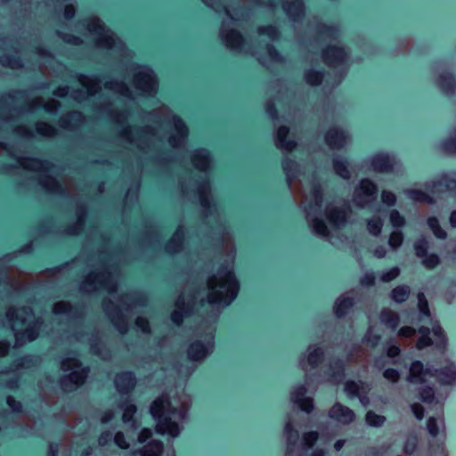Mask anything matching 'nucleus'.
I'll list each match as a JSON object with an SVG mask.
<instances>
[{
  "instance_id": "obj_1",
  "label": "nucleus",
  "mask_w": 456,
  "mask_h": 456,
  "mask_svg": "<svg viewBox=\"0 0 456 456\" xmlns=\"http://www.w3.org/2000/svg\"><path fill=\"white\" fill-rule=\"evenodd\" d=\"M282 167L291 190L297 189V182L301 185L302 206L315 234L323 238L330 236V230L322 219L323 214L332 228H340L346 224V208L336 203L324 202L319 182L314 175L306 173L305 166L286 158Z\"/></svg>"
},
{
  "instance_id": "obj_2",
  "label": "nucleus",
  "mask_w": 456,
  "mask_h": 456,
  "mask_svg": "<svg viewBox=\"0 0 456 456\" xmlns=\"http://www.w3.org/2000/svg\"><path fill=\"white\" fill-rule=\"evenodd\" d=\"M436 379L443 386H456V362L446 360L439 369H434L429 364L414 361L409 367L407 381L416 386L419 398L427 403H440L447 397V393L435 391L430 386L431 379Z\"/></svg>"
},
{
  "instance_id": "obj_3",
  "label": "nucleus",
  "mask_w": 456,
  "mask_h": 456,
  "mask_svg": "<svg viewBox=\"0 0 456 456\" xmlns=\"http://www.w3.org/2000/svg\"><path fill=\"white\" fill-rule=\"evenodd\" d=\"M189 398L186 395L170 397L162 395L151 407V414L156 420L157 431L173 438L177 437L183 428L187 417Z\"/></svg>"
},
{
  "instance_id": "obj_4",
  "label": "nucleus",
  "mask_w": 456,
  "mask_h": 456,
  "mask_svg": "<svg viewBox=\"0 0 456 456\" xmlns=\"http://www.w3.org/2000/svg\"><path fill=\"white\" fill-rule=\"evenodd\" d=\"M208 300L211 304L230 305L237 297L239 282L233 273V256L208 282Z\"/></svg>"
},
{
  "instance_id": "obj_5",
  "label": "nucleus",
  "mask_w": 456,
  "mask_h": 456,
  "mask_svg": "<svg viewBox=\"0 0 456 456\" xmlns=\"http://www.w3.org/2000/svg\"><path fill=\"white\" fill-rule=\"evenodd\" d=\"M7 319L14 331L16 343L21 346L36 339L41 322L34 321L32 312L28 308H10L7 312Z\"/></svg>"
},
{
  "instance_id": "obj_6",
  "label": "nucleus",
  "mask_w": 456,
  "mask_h": 456,
  "mask_svg": "<svg viewBox=\"0 0 456 456\" xmlns=\"http://www.w3.org/2000/svg\"><path fill=\"white\" fill-rule=\"evenodd\" d=\"M87 30L93 37L97 46L112 50L113 52H122L124 45L122 41L116 37L115 35L106 29L97 18H91L87 20Z\"/></svg>"
},
{
  "instance_id": "obj_7",
  "label": "nucleus",
  "mask_w": 456,
  "mask_h": 456,
  "mask_svg": "<svg viewBox=\"0 0 456 456\" xmlns=\"http://www.w3.org/2000/svg\"><path fill=\"white\" fill-rule=\"evenodd\" d=\"M284 433L287 439V448L285 456L299 455L303 451L311 448L318 439V433L315 431H309L304 434L302 440L299 439V434L297 429L292 427L290 422H288L284 428Z\"/></svg>"
},
{
  "instance_id": "obj_8",
  "label": "nucleus",
  "mask_w": 456,
  "mask_h": 456,
  "mask_svg": "<svg viewBox=\"0 0 456 456\" xmlns=\"http://www.w3.org/2000/svg\"><path fill=\"white\" fill-rule=\"evenodd\" d=\"M61 369L67 373L61 380L62 387L67 390L82 384L88 373V370L82 367L75 356L65 358L61 362Z\"/></svg>"
},
{
  "instance_id": "obj_9",
  "label": "nucleus",
  "mask_w": 456,
  "mask_h": 456,
  "mask_svg": "<svg viewBox=\"0 0 456 456\" xmlns=\"http://www.w3.org/2000/svg\"><path fill=\"white\" fill-rule=\"evenodd\" d=\"M159 114L160 115L161 122L169 125L173 128L168 138L169 144L174 148L183 145L188 134L187 127L184 126L183 122L173 115L166 107H163L159 111Z\"/></svg>"
},
{
  "instance_id": "obj_10",
  "label": "nucleus",
  "mask_w": 456,
  "mask_h": 456,
  "mask_svg": "<svg viewBox=\"0 0 456 456\" xmlns=\"http://www.w3.org/2000/svg\"><path fill=\"white\" fill-rule=\"evenodd\" d=\"M432 333L434 340L429 337L430 331L428 328L421 327L419 329V336L416 343V347L421 350L430 345L439 350H444L447 346V337L443 328L437 323H432Z\"/></svg>"
},
{
  "instance_id": "obj_11",
  "label": "nucleus",
  "mask_w": 456,
  "mask_h": 456,
  "mask_svg": "<svg viewBox=\"0 0 456 456\" xmlns=\"http://www.w3.org/2000/svg\"><path fill=\"white\" fill-rule=\"evenodd\" d=\"M214 330L208 327L202 339H196L187 350L188 357L193 362H201L209 355L214 349Z\"/></svg>"
},
{
  "instance_id": "obj_12",
  "label": "nucleus",
  "mask_w": 456,
  "mask_h": 456,
  "mask_svg": "<svg viewBox=\"0 0 456 456\" xmlns=\"http://www.w3.org/2000/svg\"><path fill=\"white\" fill-rule=\"evenodd\" d=\"M99 289H106L110 293L117 289L116 278L109 271L88 275L82 285V289L86 292H92Z\"/></svg>"
},
{
  "instance_id": "obj_13",
  "label": "nucleus",
  "mask_w": 456,
  "mask_h": 456,
  "mask_svg": "<svg viewBox=\"0 0 456 456\" xmlns=\"http://www.w3.org/2000/svg\"><path fill=\"white\" fill-rule=\"evenodd\" d=\"M378 188L374 182L365 178L356 185L353 194V202L359 208H368L376 199Z\"/></svg>"
},
{
  "instance_id": "obj_14",
  "label": "nucleus",
  "mask_w": 456,
  "mask_h": 456,
  "mask_svg": "<svg viewBox=\"0 0 456 456\" xmlns=\"http://www.w3.org/2000/svg\"><path fill=\"white\" fill-rule=\"evenodd\" d=\"M134 86L139 94H153L157 90V81L152 70L148 67H137L134 70Z\"/></svg>"
},
{
  "instance_id": "obj_15",
  "label": "nucleus",
  "mask_w": 456,
  "mask_h": 456,
  "mask_svg": "<svg viewBox=\"0 0 456 456\" xmlns=\"http://www.w3.org/2000/svg\"><path fill=\"white\" fill-rule=\"evenodd\" d=\"M23 166L27 169L39 172L40 183L49 191L57 190L58 183L56 180L52 177V167L48 162L40 159H27L24 161Z\"/></svg>"
},
{
  "instance_id": "obj_16",
  "label": "nucleus",
  "mask_w": 456,
  "mask_h": 456,
  "mask_svg": "<svg viewBox=\"0 0 456 456\" xmlns=\"http://www.w3.org/2000/svg\"><path fill=\"white\" fill-rule=\"evenodd\" d=\"M131 301L132 297L126 296L122 298L121 305L118 308L114 311L110 308L109 305H105V310L111 319V322L121 333H125L127 330L128 322L126 319V312L132 307Z\"/></svg>"
},
{
  "instance_id": "obj_17",
  "label": "nucleus",
  "mask_w": 456,
  "mask_h": 456,
  "mask_svg": "<svg viewBox=\"0 0 456 456\" xmlns=\"http://www.w3.org/2000/svg\"><path fill=\"white\" fill-rule=\"evenodd\" d=\"M427 429H428V434L432 437H436L440 434L444 436V433L445 430V427H444V419L442 418L430 417L427 422ZM444 441V438L443 440L438 439L436 443H430L429 444L430 452L432 454H434L436 452H438L443 456H447Z\"/></svg>"
},
{
  "instance_id": "obj_18",
  "label": "nucleus",
  "mask_w": 456,
  "mask_h": 456,
  "mask_svg": "<svg viewBox=\"0 0 456 456\" xmlns=\"http://www.w3.org/2000/svg\"><path fill=\"white\" fill-rule=\"evenodd\" d=\"M324 355L323 348L318 345H311L306 352L299 358L298 364L300 368L308 372L315 369L322 361Z\"/></svg>"
},
{
  "instance_id": "obj_19",
  "label": "nucleus",
  "mask_w": 456,
  "mask_h": 456,
  "mask_svg": "<svg viewBox=\"0 0 456 456\" xmlns=\"http://www.w3.org/2000/svg\"><path fill=\"white\" fill-rule=\"evenodd\" d=\"M370 391V386L362 381H346L345 384V393L350 398L357 397L361 404L367 407L370 404L368 394Z\"/></svg>"
},
{
  "instance_id": "obj_20",
  "label": "nucleus",
  "mask_w": 456,
  "mask_h": 456,
  "mask_svg": "<svg viewBox=\"0 0 456 456\" xmlns=\"http://www.w3.org/2000/svg\"><path fill=\"white\" fill-rule=\"evenodd\" d=\"M370 165L372 170L379 173H389L397 165V159L394 155L379 152L370 158Z\"/></svg>"
},
{
  "instance_id": "obj_21",
  "label": "nucleus",
  "mask_w": 456,
  "mask_h": 456,
  "mask_svg": "<svg viewBox=\"0 0 456 456\" xmlns=\"http://www.w3.org/2000/svg\"><path fill=\"white\" fill-rule=\"evenodd\" d=\"M326 143L331 149H342L351 142L348 133L338 127L330 128L325 136Z\"/></svg>"
},
{
  "instance_id": "obj_22",
  "label": "nucleus",
  "mask_w": 456,
  "mask_h": 456,
  "mask_svg": "<svg viewBox=\"0 0 456 456\" xmlns=\"http://www.w3.org/2000/svg\"><path fill=\"white\" fill-rule=\"evenodd\" d=\"M347 53L338 45H330L323 52V60L329 66H339L346 62Z\"/></svg>"
},
{
  "instance_id": "obj_23",
  "label": "nucleus",
  "mask_w": 456,
  "mask_h": 456,
  "mask_svg": "<svg viewBox=\"0 0 456 456\" xmlns=\"http://www.w3.org/2000/svg\"><path fill=\"white\" fill-rule=\"evenodd\" d=\"M329 416L330 419L343 425H348L352 423L355 419L354 412L348 407L339 403H335L330 408Z\"/></svg>"
},
{
  "instance_id": "obj_24",
  "label": "nucleus",
  "mask_w": 456,
  "mask_h": 456,
  "mask_svg": "<svg viewBox=\"0 0 456 456\" xmlns=\"http://www.w3.org/2000/svg\"><path fill=\"white\" fill-rule=\"evenodd\" d=\"M305 394V387L298 386L291 392V400L294 403L297 404L302 411L311 412L314 409L313 398L306 396Z\"/></svg>"
},
{
  "instance_id": "obj_25",
  "label": "nucleus",
  "mask_w": 456,
  "mask_h": 456,
  "mask_svg": "<svg viewBox=\"0 0 456 456\" xmlns=\"http://www.w3.org/2000/svg\"><path fill=\"white\" fill-rule=\"evenodd\" d=\"M222 37L226 42L227 45L234 50L243 51L244 40L240 34L235 30H226L224 25L222 28Z\"/></svg>"
},
{
  "instance_id": "obj_26",
  "label": "nucleus",
  "mask_w": 456,
  "mask_h": 456,
  "mask_svg": "<svg viewBox=\"0 0 456 456\" xmlns=\"http://www.w3.org/2000/svg\"><path fill=\"white\" fill-rule=\"evenodd\" d=\"M115 384L120 393L126 394L134 388L135 379L131 372H123L116 377Z\"/></svg>"
},
{
  "instance_id": "obj_27",
  "label": "nucleus",
  "mask_w": 456,
  "mask_h": 456,
  "mask_svg": "<svg viewBox=\"0 0 456 456\" xmlns=\"http://www.w3.org/2000/svg\"><path fill=\"white\" fill-rule=\"evenodd\" d=\"M289 135V129L286 126H281L277 130L275 143L276 146L283 151H291L296 147V142L287 137Z\"/></svg>"
},
{
  "instance_id": "obj_28",
  "label": "nucleus",
  "mask_w": 456,
  "mask_h": 456,
  "mask_svg": "<svg viewBox=\"0 0 456 456\" xmlns=\"http://www.w3.org/2000/svg\"><path fill=\"white\" fill-rule=\"evenodd\" d=\"M191 161L199 170H207L211 165L209 153L206 150H197L191 156Z\"/></svg>"
},
{
  "instance_id": "obj_29",
  "label": "nucleus",
  "mask_w": 456,
  "mask_h": 456,
  "mask_svg": "<svg viewBox=\"0 0 456 456\" xmlns=\"http://www.w3.org/2000/svg\"><path fill=\"white\" fill-rule=\"evenodd\" d=\"M176 309L173 312L171 315V319L173 322L179 324L184 314H187L191 311V303L185 302V298L183 296L178 297L175 303Z\"/></svg>"
},
{
  "instance_id": "obj_30",
  "label": "nucleus",
  "mask_w": 456,
  "mask_h": 456,
  "mask_svg": "<svg viewBox=\"0 0 456 456\" xmlns=\"http://www.w3.org/2000/svg\"><path fill=\"white\" fill-rule=\"evenodd\" d=\"M333 169L336 175L343 179L348 180L351 177L349 163L343 156H336L333 159Z\"/></svg>"
},
{
  "instance_id": "obj_31",
  "label": "nucleus",
  "mask_w": 456,
  "mask_h": 456,
  "mask_svg": "<svg viewBox=\"0 0 456 456\" xmlns=\"http://www.w3.org/2000/svg\"><path fill=\"white\" fill-rule=\"evenodd\" d=\"M456 183V174L446 175L443 176L438 181H434L432 183L426 184V189L432 192H435L436 188L444 186L448 190H452L454 188V184Z\"/></svg>"
},
{
  "instance_id": "obj_32",
  "label": "nucleus",
  "mask_w": 456,
  "mask_h": 456,
  "mask_svg": "<svg viewBox=\"0 0 456 456\" xmlns=\"http://www.w3.org/2000/svg\"><path fill=\"white\" fill-rule=\"evenodd\" d=\"M344 377V366L341 361L334 360L330 363L328 381L334 384L339 383Z\"/></svg>"
},
{
  "instance_id": "obj_33",
  "label": "nucleus",
  "mask_w": 456,
  "mask_h": 456,
  "mask_svg": "<svg viewBox=\"0 0 456 456\" xmlns=\"http://www.w3.org/2000/svg\"><path fill=\"white\" fill-rule=\"evenodd\" d=\"M436 84L447 94L453 93L456 86L454 77L448 72L440 73Z\"/></svg>"
},
{
  "instance_id": "obj_34",
  "label": "nucleus",
  "mask_w": 456,
  "mask_h": 456,
  "mask_svg": "<svg viewBox=\"0 0 456 456\" xmlns=\"http://www.w3.org/2000/svg\"><path fill=\"white\" fill-rule=\"evenodd\" d=\"M354 299L349 294L342 295L335 303L334 311L337 316L345 315L352 307Z\"/></svg>"
},
{
  "instance_id": "obj_35",
  "label": "nucleus",
  "mask_w": 456,
  "mask_h": 456,
  "mask_svg": "<svg viewBox=\"0 0 456 456\" xmlns=\"http://www.w3.org/2000/svg\"><path fill=\"white\" fill-rule=\"evenodd\" d=\"M283 9L293 20L298 19L304 12L301 0H286Z\"/></svg>"
},
{
  "instance_id": "obj_36",
  "label": "nucleus",
  "mask_w": 456,
  "mask_h": 456,
  "mask_svg": "<svg viewBox=\"0 0 456 456\" xmlns=\"http://www.w3.org/2000/svg\"><path fill=\"white\" fill-rule=\"evenodd\" d=\"M79 82L82 87L86 91L87 95H93L101 88V82L93 77L81 76Z\"/></svg>"
},
{
  "instance_id": "obj_37",
  "label": "nucleus",
  "mask_w": 456,
  "mask_h": 456,
  "mask_svg": "<svg viewBox=\"0 0 456 456\" xmlns=\"http://www.w3.org/2000/svg\"><path fill=\"white\" fill-rule=\"evenodd\" d=\"M403 193L413 201L433 203L432 197L419 189H406Z\"/></svg>"
},
{
  "instance_id": "obj_38",
  "label": "nucleus",
  "mask_w": 456,
  "mask_h": 456,
  "mask_svg": "<svg viewBox=\"0 0 456 456\" xmlns=\"http://www.w3.org/2000/svg\"><path fill=\"white\" fill-rule=\"evenodd\" d=\"M163 444L160 441L152 440L145 444L140 452L141 456H160Z\"/></svg>"
},
{
  "instance_id": "obj_39",
  "label": "nucleus",
  "mask_w": 456,
  "mask_h": 456,
  "mask_svg": "<svg viewBox=\"0 0 456 456\" xmlns=\"http://www.w3.org/2000/svg\"><path fill=\"white\" fill-rule=\"evenodd\" d=\"M380 322L385 324L387 328L395 330L399 324V316L396 313L385 309L380 314Z\"/></svg>"
},
{
  "instance_id": "obj_40",
  "label": "nucleus",
  "mask_w": 456,
  "mask_h": 456,
  "mask_svg": "<svg viewBox=\"0 0 456 456\" xmlns=\"http://www.w3.org/2000/svg\"><path fill=\"white\" fill-rule=\"evenodd\" d=\"M383 224L384 223L382 218L378 215H375L366 220L367 231L373 236H378L380 234Z\"/></svg>"
},
{
  "instance_id": "obj_41",
  "label": "nucleus",
  "mask_w": 456,
  "mask_h": 456,
  "mask_svg": "<svg viewBox=\"0 0 456 456\" xmlns=\"http://www.w3.org/2000/svg\"><path fill=\"white\" fill-rule=\"evenodd\" d=\"M184 237V231L183 228L177 229L171 240L168 242L167 248L169 252L175 253L179 251Z\"/></svg>"
},
{
  "instance_id": "obj_42",
  "label": "nucleus",
  "mask_w": 456,
  "mask_h": 456,
  "mask_svg": "<svg viewBox=\"0 0 456 456\" xmlns=\"http://www.w3.org/2000/svg\"><path fill=\"white\" fill-rule=\"evenodd\" d=\"M386 417L377 414L373 411H368L365 415V422L368 426L372 428H380L386 422Z\"/></svg>"
},
{
  "instance_id": "obj_43",
  "label": "nucleus",
  "mask_w": 456,
  "mask_h": 456,
  "mask_svg": "<svg viewBox=\"0 0 456 456\" xmlns=\"http://www.w3.org/2000/svg\"><path fill=\"white\" fill-rule=\"evenodd\" d=\"M410 295V288L406 285H401L395 288L391 292V297L394 301L402 303L405 301Z\"/></svg>"
},
{
  "instance_id": "obj_44",
  "label": "nucleus",
  "mask_w": 456,
  "mask_h": 456,
  "mask_svg": "<svg viewBox=\"0 0 456 456\" xmlns=\"http://www.w3.org/2000/svg\"><path fill=\"white\" fill-rule=\"evenodd\" d=\"M122 410H123V416H122V419L125 423H129L131 422L132 423V427L133 428H136L135 427V421L134 420L133 417L136 411V407L134 404L133 403H126L122 405Z\"/></svg>"
},
{
  "instance_id": "obj_45",
  "label": "nucleus",
  "mask_w": 456,
  "mask_h": 456,
  "mask_svg": "<svg viewBox=\"0 0 456 456\" xmlns=\"http://www.w3.org/2000/svg\"><path fill=\"white\" fill-rule=\"evenodd\" d=\"M380 338V332L374 326H370L364 337V342L368 346L374 347L379 344Z\"/></svg>"
},
{
  "instance_id": "obj_46",
  "label": "nucleus",
  "mask_w": 456,
  "mask_h": 456,
  "mask_svg": "<svg viewBox=\"0 0 456 456\" xmlns=\"http://www.w3.org/2000/svg\"><path fill=\"white\" fill-rule=\"evenodd\" d=\"M389 222L395 230H400L406 224L404 216L396 209L390 211Z\"/></svg>"
},
{
  "instance_id": "obj_47",
  "label": "nucleus",
  "mask_w": 456,
  "mask_h": 456,
  "mask_svg": "<svg viewBox=\"0 0 456 456\" xmlns=\"http://www.w3.org/2000/svg\"><path fill=\"white\" fill-rule=\"evenodd\" d=\"M107 87H109L111 91H114L115 93L119 94L122 96L128 97V98H134L132 92L130 89L124 85L123 83L119 82H109L106 83Z\"/></svg>"
},
{
  "instance_id": "obj_48",
  "label": "nucleus",
  "mask_w": 456,
  "mask_h": 456,
  "mask_svg": "<svg viewBox=\"0 0 456 456\" xmlns=\"http://www.w3.org/2000/svg\"><path fill=\"white\" fill-rule=\"evenodd\" d=\"M403 233L401 230H394L388 239V245L389 247L396 250L403 243Z\"/></svg>"
},
{
  "instance_id": "obj_49",
  "label": "nucleus",
  "mask_w": 456,
  "mask_h": 456,
  "mask_svg": "<svg viewBox=\"0 0 456 456\" xmlns=\"http://www.w3.org/2000/svg\"><path fill=\"white\" fill-rule=\"evenodd\" d=\"M339 35L338 29L334 26L322 25L320 28V36L322 38L335 40Z\"/></svg>"
},
{
  "instance_id": "obj_50",
  "label": "nucleus",
  "mask_w": 456,
  "mask_h": 456,
  "mask_svg": "<svg viewBox=\"0 0 456 456\" xmlns=\"http://www.w3.org/2000/svg\"><path fill=\"white\" fill-rule=\"evenodd\" d=\"M428 225L437 238L444 239L446 237L445 231L440 227L439 222L436 217H428Z\"/></svg>"
},
{
  "instance_id": "obj_51",
  "label": "nucleus",
  "mask_w": 456,
  "mask_h": 456,
  "mask_svg": "<svg viewBox=\"0 0 456 456\" xmlns=\"http://www.w3.org/2000/svg\"><path fill=\"white\" fill-rule=\"evenodd\" d=\"M418 307L419 314L422 317H429L430 313L428 309V304L423 293L418 294Z\"/></svg>"
},
{
  "instance_id": "obj_52",
  "label": "nucleus",
  "mask_w": 456,
  "mask_h": 456,
  "mask_svg": "<svg viewBox=\"0 0 456 456\" xmlns=\"http://www.w3.org/2000/svg\"><path fill=\"white\" fill-rule=\"evenodd\" d=\"M399 274L400 269L398 267H392L389 270L383 271L379 275V279L383 282H389L398 277Z\"/></svg>"
},
{
  "instance_id": "obj_53",
  "label": "nucleus",
  "mask_w": 456,
  "mask_h": 456,
  "mask_svg": "<svg viewBox=\"0 0 456 456\" xmlns=\"http://www.w3.org/2000/svg\"><path fill=\"white\" fill-rule=\"evenodd\" d=\"M208 192L209 184L208 183H204L199 187L200 203L204 208H208L209 206Z\"/></svg>"
},
{
  "instance_id": "obj_54",
  "label": "nucleus",
  "mask_w": 456,
  "mask_h": 456,
  "mask_svg": "<svg viewBox=\"0 0 456 456\" xmlns=\"http://www.w3.org/2000/svg\"><path fill=\"white\" fill-rule=\"evenodd\" d=\"M422 265L428 269L435 268L439 264V257L436 254H425L420 257Z\"/></svg>"
},
{
  "instance_id": "obj_55",
  "label": "nucleus",
  "mask_w": 456,
  "mask_h": 456,
  "mask_svg": "<svg viewBox=\"0 0 456 456\" xmlns=\"http://www.w3.org/2000/svg\"><path fill=\"white\" fill-rule=\"evenodd\" d=\"M417 445L418 437L416 436H408L403 445V452L406 454L413 453L417 449Z\"/></svg>"
},
{
  "instance_id": "obj_56",
  "label": "nucleus",
  "mask_w": 456,
  "mask_h": 456,
  "mask_svg": "<svg viewBox=\"0 0 456 456\" xmlns=\"http://www.w3.org/2000/svg\"><path fill=\"white\" fill-rule=\"evenodd\" d=\"M442 149L449 153H456V130L451 137L442 142Z\"/></svg>"
},
{
  "instance_id": "obj_57",
  "label": "nucleus",
  "mask_w": 456,
  "mask_h": 456,
  "mask_svg": "<svg viewBox=\"0 0 456 456\" xmlns=\"http://www.w3.org/2000/svg\"><path fill=\"white\" fill-rule=\"evenodd\" d=\"M322 78V74L319 71L310 69L305 73V80L310 85H318Z\"/></svg>"
},
{
  "instance_id": "obj_58",
  "label": "nucleus",
  "mask_w": 456,
  "mask_h": 456,
  "mask_svg": "<svg viewBox=\"0 0 456 456\" xmlns=\"http://www.w3.org/2000/svg\"><path fill=\"white\" fill-rule=\"evenodd\" d=\"M37 131L38 134L45 136H53L55 134L54 127L45 122L37 124Z\"/></svg>"
},
{
  "instance_id": "obj_59",
  "label": "nucleus",
  "mask_w": 456,
  "mask_h": 456,
  "mask_svg": "<svg viewBox=\"0 0 456 456\" xmlns=\"http://www.w3.org/2000/svg\"><path fill=\"white\" fill-rule=\"evenodd\" d=\"M381 201L383 204L392 207L396 203V196L394 192L384 190L381 192Z\"/></svg>"
},
{
  "instance_id": "obj_60",
  "label": "nucleus",
  "mask_w": 456,
  "mask_h": 456,
  "mask_svg": "<svg viewBox=\"0 0 456 456\" xmlns=\"http://www.w3.org/2000/svg\"><path fill=\"white\" fill-rule=\"evenodd\" d=\"M53 312L55 314H67L70 315L71 313V305L66 302H59L54 305Z\"/></svg>"
},
{
  "instance_id": "obj_61",
  "label": "nucleus",
  "mask_w": 456,
  "mask_h": 456,
  "mask_svg": "<svg viewBox=\"0 0 456 456\" xmlns=\"http://www.w3.org/2000/svg\"><path fill=\"white\" fill-rule=\"evenodd\" d=\"M428 249V240L424 238L419 240L415 243V251L416 255L420 258L422 256H425V254H427Z\"/></svg>"
},
{
  "instance_id": "obj_62",
  "label": "nucleus",
  "mask_w": 456,
  "mask_h": 456,
  "mask_svg": "<svg viewBox=\"0 0 456 456\" xmlns=\"http://www.w3.org/2000/svg\"><path fill=\"white\" fill-rule=\"evenodd\" d=\"M383 377L392 383H396L400 379V372L397 370L388 368L384 370Z\"/></svg>"
},
{
  "instance_id": "obj_63",
  "label": "nucleus",
  "mask_w": 456,
  "mask_h": 456,
  "mask_svg": "<svg viewBox=\"0 0 456 456\" xmlns=\"http://www.w3.org/2000/svg\"><path fill=\"white\" fill-rule=\"evenodd\" d=\"M114 442L115 444L122 448V449H126L129 447V444L126 442V440L125 439V436H124V434L121 433V432H118L115 436H114Z\"/></svg>"
},
{
  "instance_id": "obj_64",
  "label": "nucleus",
  "mask_w": 456,
  "mask_h": 456,
  "mask_svg": "<svg viewBox=\"0 0 456 456\" xmlns=\"http://www.w3.org/2000/svg\"><path fill=\"white\" fill-rule=\"evenodd\" d=\"M1 62L3 65L4 66H8L12 69H17L19 67H20V60L18 59H15V58H8V57H4L1 59Z\"/></svg>"
}]
</instances>
